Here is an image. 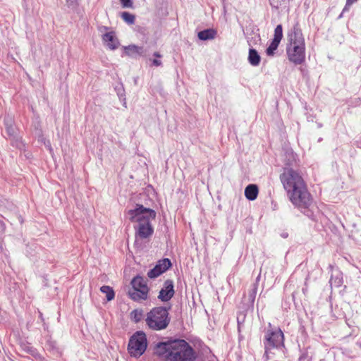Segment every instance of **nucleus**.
Returning <instances> with one entry per match:
<instances>
[{"label": "nucleus", "instance_id": "obj_1", "mask_svg": "<svg viewBox=\"0 0 361 361\" xmlns=\"http://www.w3.org/2000/svg\"><path fill=\"white\" fill-rule=\"evenodd\" d=\"M280 180L292 204L299 209H309L312 198L299 173L291 168H285Z\"/></svg>", "mask_w": 361, "mask_h": 361}, {"label": "nucleus", "instance_id": "obj_2", "mask_svg": "<svg viewBox=\"0 0 361 361\" xmlns=\"http://www.w3.org/2000/svg\"><path fill=\"white\" fill-rule=\"evenodd\" d=\"M127 218L133 223H135V243L137 244L140 240L150 238L154 228L151 221L155 219L156 212L151 209L145 208L142 204H137L134 209H130L127 212Z\"/></svg>", "mask_w": 361, "mask_h": 361}, {"label": "nucleus", "instance_id": "obj_3", "mask_svg": "<svg viewBox=\"0 0 361 361\" xmlns=\"http://www.w3.org/2000/svg\"><path fill=\"white\" fill-rule=\"evenodd\" d=\"M286 54L290 61L300 65L305 59V44L302 33L298 25H295L288 34Z\"/></svg>", "mask_w": 361, "mask_h": 361}, {"label": "nucleus", "instance_id": "obj_4", "mask_svg": "<svg viewBox=\"0 0 361 361\" xmlns=\"http://www.w3.org/2000/svg\"><path fill=\"white\" fill-rule=\"evenodd\" d=\"M169 310H170V307L169 308L164 307L153 308L147 313L145 320L147 325L155 331L165 329L170 322Z\"/></svg>", "mask_w": 361, "mask_h": 361}, {"label": "nucleus", "instance_id": "obj_5", "mask_svg": "<svg viewBox=\"0 0 361 361\" xmlns=\"http://www.w3.org/2000/svg\"><path fill=\"white\" fill-rule=\"evenodd\" d=\"M172 351L169 354L170 361H194L195 352L184 340L172 341Z\"/></svg>", "mask_w": 361, "mask_h": 361}, {"label": "nucleus", "instance_id": "obj_6", "mask_svg": "<svg viewBox=\"0 0 361 361\" xmlns=\"http://www.w3.org/2000/svg\"><path fill=\"white\" fill-rule=\"evenodd\" d=\"M283 344V334L282 331L277 327L273 328L271 323H269L264 341L265 349L264 356L267 360H269L271 350L278 348Z\"/></svg>", "mask_w": 361, "mask_h": 361}, {"label": "nucleus", "instance_id": "obj_7", "mask_svg": "<svg viewBox=\"0 0 361 361\" xmlns=\"http://www.w3.org/2000/svg\"><path fill=\"white\" fill-rule=\"evenodd\" d=\"M147 345L146 335L142 331L135 332L130 338L128 350L131 356L137 357L146 350Z\"/></svg>", "mask_w": 361, "mask_h": 361}, {"label": "nucleus", "instance_id": "obj_8", "mask_svg": "<svg viewBox=\"0 0 361 361\" xmlns=\"http://www.w3.org/2000/svg\"><path fill=\"white\" fill-rule=\"evenodd\" d=\"M173 283L171 280H166L163 288L160 290L158 298L163 302H167L174 295Z\"/></svg>", "mask_w": 361, "mask_h": 361}, {"label": "nucleus", "instance_id": "obj_9", "mask_svg": "<svg viewBox=\"0 0 361 361\" xmlns=\"http://www.w3.org/2000/svg\"><path fill=\"white\" fill-rule=\"evenodd\" d=\"M172 341L159 343L155 348V353L169 360V354L172 351Z\"/></svg>", "mask_w": 361, "mask_h": 361}, {"label": "nucleus", "instance_id": "obj_10", "mask_svg": "<svg viewBox=\"0 0 361 361\" xmlns=\"http://www.w3.org/2000/svg\"><path fill=\"white\" fill-rule=\"evenodd\" d=\"M102 40L106 46L111 50L117 49L119 45V42L114 32H109L104 34L102 35Z\"/></svg>", "mask_w": 361, "mask_h": 361}, {"label": "nucleus", "instance_id": "obj_11", "mask_svg": "<svg viewBox=\"0 0 361 361\" xmlns=\"http://www.w3.org/2000/svg\"><path fill=\"white\" fill-rule=\"evenodd\" d=\"M125 54L132 58L142 56L145 55V51L142 47L131 44L124 47Z\"/></svg>", "mask_w": 361, "mask_h": 361}, {"label": "nucleus", "instance_id": "obj_12", "mask_svg": "<svg viewBox=\"0 0 361 361\" xmlns=\"http://www.w3.org/2000/svg\"><path fill=\"white\" fill-rule=\"evenodd\" d=\"M128 295L132 300L137 302L145 300L147 298L148 296V293H146V288H145L142 289V290L129 288L128 290Z\"/></svg>", "mask_w": 361, "mask_h": 361}, {"label": "nucleus", "instance_id": "obj_13", "mask_svg": "<svg viewBox=\"0 0 361 361\" xmlns=\"http://www.w3.org/2000/svg\"><path fill=\"white\" fill-rule=\"evenodd\" d=\"M131 289H137L139 290H142V289L145 288H146V293H148L149 292V288L147 286V283L145 279L141 276H137L135 278H133V279L131 281Z\"/></svg>", "mask_w": 361, "mask_h": 361}, {"label": "nucleus", "instance_id": "obj_14", "mask_svg": "<svg viewBox=\"0 0 361 361\" xmlns=\"http://www.w3.org/2000/svg\"><path fill=\"white\" fill-rule=\"evenodd\" d=\"M217 35L216 30L209 28L202 30L197 33V37L200 40L205 41L214 39Z\"/></svg>", "mask_w": 361, "mask_h": 361}, {"label": "nucleus", "instance_id": "obj_15", "mask_svg": "<svg viewBox=\"0 0 361 361\" xmlns=\"http://www.w3.org/2000/svg\"><path fill=\"white\" fill-rule=\"evenodd\" d=\"M258 188L256 185L250 184L245 189V195L249 200H255L258 195Z\"/></svg>", "mask_w": 361, "mask_h": 361}, {"label": "nucleus", "instance_id": "obj_16", "mask_svg": "<svg viewBox=\"0 0 361 361\" xmlns=\"http://www.w3.org/2000/svg\"><path fill=\"white\" fill-rule=\"evenodd\" d=\"M261 57L255 49H250L248 61L253 66H257L260 63Z\"/></svg>", "mask_w": 361, "mask_h": 361}, {"label": "nucleus", "instance_id": "obj_17", "mask_svg": "<svg viewBox=\"0 0 361 361\" xmlns=\"http://www.w3.org/2000/svg\"><path fill=\"white\" fill-rule=\"evenodd\" d=\"M4 123L8 135L13 136L15 133L13 118L10 116H5L4 118Z\"/></svg>", "mask_w": 361, "mask_h": 361}, {"label": "nucleus", "instance_id": "obj_18", "mask_svg": "<svg viewBox=\"0 0 361 361\" xmlns=\"http://www.w3.org/2000/svg\"><path fill=\"white\" fill-rule=\"evenodd\" d=\"M171 266V262L169 259L164 258L158 261L156 264V267L159 269V271H161V274L168 270Z\"/></svg>", "mask_w": 361, "mask_h": 361}, {"label": "nucleus", "instance_id": "obj_19", "mask_svg": "<svg viewBox=\"0 0 361 361\" xmlns=\"http://www.w3.org/2000/svg\"><path fill=\"white\" fill-rule=\"evenodd\" d=\"M101 292L106 294V297L108 301H110L114 298L115 294L113 289L109 286H103L100 288Z\"/></svg>", "mask_w": 361, "mask_h": 361}, {"label": "nucleus", "instance_id": "obj_20", "mask_svg": "<svg viewBox=\"0 0 361 361\" xmlns=\"http://www.w3.org/2000/svg\"><path fill=\"white\" fill-rule=\"evenodd\" d=\"M282 37H283L282 25H278L274 30V35L273 40L280 43Z\"/></svg>", "mask_w": 361, "mask_h": 361}, {"label": "nucleus", "instance_id": "obj_21", "mask_svg": "<svg viewBox=\"0 0 361 361\" xmlns=\"http://www.w3.org/2000/svg\"><path fill=\"white\" fill-rule=\"evenodd\" d=\"M142 315H143V311L142 310H134L133 311L131 312L130 313V318L132 320H133L135 322H139L142 318Z\"/></svg>", "mask_w": 361, "mask_h": 361}, {"label": "nucleus", "instance_id": "obj_22", "mask_svg": "<svg viewBox=\"0 0 361 361\" xmlns=\"http://www.w3.org/2000/svg\"><path fill=\"white\" fill-rule=\"evenodd\" d=\"M330 283L335 287H340L343 283V278L341 274H338L336 276H331Z\"/></svg>", "mask_w": 361, "mask_h": 361}, {"label": "nucleus", "instance_id": "obj_23", "mask_svg": "<svg viewBox=\"0 0 361 361\" xmlns=\"http://www.w3.org/2000/svg\"><path fill=\"white\" fill-rule=\"evenodd\" d=\"M279 44V42L272 40L266 50L267 54L268 56H274V51L277 49Z\"/></svg>", "mask_w": 361, "mask_h": 361}, {"label": "nucleus", "instance_id": "obj_24", "mask_svg": "<svg viewBox=\"0 0 361 361\" xmlns=\"http://www.w3.org/2000/svg\"><path fill=\"white\" fill-rule=\"evenodd\" d=\"M121 18L128 24H133L135 22V16L128 12H123L121 13Z\"/></svg>", "mask_w": 361, "mask_h": 361}, {"label": "nucleus", "instance_id": "obj_25", "mask_svg": "<svg viewBox=\"0 0 361 361\" xmlns=\"http://www.w3.org/2000/svg\"><path fill=\"white\" fill-rule=\"evenodd\" d=\"M161 274V271H159V269L154 267L153 269H150L147 273V276L150 279H155Z\"/></svg>", "mask_w": 361, "mask_h": 361}, {"label": "nucleus", "instance_id": "obj_26", "mask_svg": "<svg viewBox=\"0 0 361 361\" xmlns=\"http://www.w3.org/2000/svg\"><path fill=\"white\" fill-rule=\"evenodd\" d=\"M286 157H289L288 160L286 162L287 166H293V163L295 162V155L293 152H288L286 153Z\"/></svg>", "mask_w": 361, "mask_h": 361}, {"label": "nucleus", "instance_id": "obj_27", "mask_svg": "<svg viewBox=\"0 0 361 361\" xmlns=\"http://www.w3.org/2000/svg\"><path fill=\"white\" fill-rule=\"evenodd\" d=\"M123 8H131L133 2L131 0H120Z\"/></svg>", "mask_w": 361, "mask_h": 361}, {"label": "nucleus", "instance_id": "obj_28", "mask_svg": "<svg viewBox=\"0 0 361 361\" xmlns=\"http://www.w3.org/2000/svg\"><path fill=\"white\" fill-rule=\"evenodd\" d=\"M357 0H346V4L343 10V12L347 11L349 9V7L355 3Z\"/></svg>", "mask_w": 361, "mask_h": 361}, {"label": "nucleus", "instance_id": "obj_29", "mask_svg": "<svg viewBox=\"0 0 361 361\" xmlns=\"http://www.w3.org/2000/svg\"><path fill=\"white\" fill-rule=\"evenodd\" d=\"M152 63L155 66H159L161 65V61L160 60H158V59H154L152 61Z\"/></svg>", "mask_w": 361, "mask_h": 361}, {"label": "nucleus", "instance_id": "obj_30", "mask_svg": "<svg viewBox=\"0 0 361 361\" xmlns=\"http://www.w3.org/2000/svg\"><path fill=\"white\" fill-rule=\"evenodd\" d=\"M255 295H256V288H255L253 289L252 293L250 295L252 300H254V299L255 298Z\"/></svg>", "mask_w": 361, "mask_h": 361}, {"label": "nucleus", "instance_id": "obj_31", "mask_svg": "<svg viewBox=\"0 0 361 361\" xmlns=\"http://www.w3.org/2000/svg\"><path fill=\"white\" fill-rule=\"evenodd\" d=\"M154 56L157 58H161V55L159 52H154Z\"/></svg>", "mask_w": 361, "mask_h": 361}, {"label": "nucleus", "instance_id": "obj_32", "mask_svg": "<svg viewBox=\"0 0 361 361\" xmlns=\"http://www.w3.org/2000/svg\"><path fill=\"white\" fill-rule=\"evenodd\" d=\"M66 1H67L68 3H69L70 4H74L75 0H66Z\"/></svg>", "mask_w": 361, "mask_h": 361}, {"label": "nucleus", "instance_id": "obj_33", "mask_svg": "<svg viewBox=\"0 0 361 361\" xmlns=\"http://www.w3.org/2000/svg\"><path fill=\"white\" fill-rule=\"evenodd\" d=\"M47 147H48V148H49V149L50 151H51V150H52V149H51V145H50L49 142H48Z\"/></svg>", "mask_w": 361, "mask_h": 361}, {"label": "nucleus", "instance_id": "obj_34", "mask_svg": "<svg viewBox=\"0 0 361 361\" xmlns=\"http://www.w3.org/2000/svg\"><path fill=\"white\" fill-rule=\"evenodd\" d=\"M287 236H288L287 233H283L282 234V237H283V238H286Z\"/></svg>", "mask_w": 361, "mask_h": 361}, {"label": "nucleus", "instance_id": "obj_35", "mask_svg": "<svg viewBox=\"0 0 361 361\" xmlns=\"http://www.w3.org/2000/svg\"><path fill=\"white\" fill-rule=\"evenodd\" d=\"M357 345L360 348H361V343H357Z\"/></svg>", "mask_w": 361, "mask_h": 361}]
</instances>
